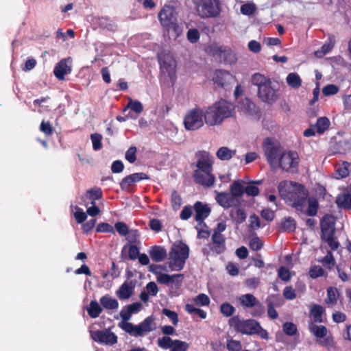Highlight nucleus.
I'll return each instance as SVG.
<instances>
[{"label": "nucleus", "mask_w": 351, "mask_h": 351, "mask_svg": "<svg viewBox=\"0 0 351 351\" xmlns=\"http://www.w3.org/2000/svg\"><path fill=\"white\" fill-rule=\"evenodd\" d=\"M235 106L225 99L216 101L203 111L205 123L210 126L220 125L224 119L232 117Z\"/></svg>", "instance_id": "f257e3e1"}, {"label": "nucleus", "mask_w": 351, "mask_h": 351, "mask_svg": "<svg viewBox=\"0 0 351 351\" xmlns=\"http://www.w3.org/2000/svg\"><path fill=\"white\" fill-rule=\"evenodd\" d=\"M120 316L124 322H120L119 326L132 336L142 337L145 333L156 329L154 318L152 315L147 317L138 325H133L128 322V321L131 318L132 313L127 306L120 311Z\"/></svg>", "instance_id": "f03ea898"}, {"label": "nucleus", "mask_w": 351, "mask_h": 351, "mask_svg": "<svg viewBox=\"0 0 351 351\" xmlns=\"http://www.w3.org/2000/svg\"><path fill=\"white\" fill-rule=\"evenodd\" d=\"M228 324L237 332L247 335H258L262 339H268L267 331L254 319H241L239 315H236L229 319Z\"/></svg>", "instance_id": "7ed1b4c3"}, {"label": "nucleus", "mask_w": 351, "mask_h": 351, "mask_svg": "<svg viewBox=\"0 0 351 351\" xmlns=\"http://www.w3.org/2000/svg\"><path fill=\"white\" fill-rule=\"evenodd\" d=\"M252 83L258 87V96L263 101L271 104L277 99L278 96L271 87L269 78L256 73L252 77Z\"/></svg>", "instance_id": "20e7f679"}, {"label": "nucleus", "mask_w": 351, "mask_h": 351, "mask_svg": "<svg viewBox=\"0 0 351 351\" xmlns=\"http://www.w3.org/2000/svg\"><path fill=\"white\" fill-rule=\"evenodd\" d=\"M171 261L169 267L171 270L180 271L185 265L189 256V247L182 241L175 242L169 252Z\"/></svg>", "instance_id": "39448f33"}, {"label": "nucleus", "mask_w": 351, "mask_h": 351, "mask_svg": "<svg viewBox=\"0 0 351 351\" xmlns=\"http://www.w3.org/2000/svg\"><path fill=\"white\" fill-rule=\"evenodd\" d=\"M291 189L286 194V198L292 207L302 211L306 204L308 192L301 184L291 182Z\"/></svg>", "instance_id": "423d86ee"}, {"label": "nucleus", "mask_w": 351, "mask_h": 351, "mask_svg": "<svg viewBox=\"0 0 351 351\" xmlns=\"http://www.w3.org/2000/svg\"><path fill=\"white\" fill-rule=\"evenodd\" d=\"M158 18L162 26L168 32H178V13L173 6L165 5L159 12Z\"/></svg>", "instance_id": "0eeeda50"}, {"label": "nucleus", "mask_w": 351, "mask_h": 351, "mask_svg": "<svg viewBox=\"0 0 351 351\" xmlns=\"http://www.w3.org/2000/svg\"><path fill=\"white\" fill-rule=\"evenodd\" d=\"M208 51L213 58L225 64H232L237 60L236 53L227 46L213 44L208 47Z\"/></svg>", "instance_id": "6e6552de"}, {"label": "nucleus", "mask_w": 351, "mask_h": 351, "mask_svg": "<svg viewBox=\"0 0 351 351\" xmlns=\"http://www.w3.org/2000/svg\"><path fill=\"white\" fill-rule=\"evenodd\" d=\"M263 149L268 163L274 167L277 165L281 154L284 152L283 147L271 138H266L263 143Z\"/></svg>", "instance_id": "1a4fd4ad"}, {"label": "nucleus", "mask_w": 351, "mask_h": 351, "mask_svg": "<svg viewBox=\"0 0 351 351\" xmlns=\"http://www.w3.org/2000/svg\"><path fill=\"white\" fill-rule=\"evenodd\" d=\"M299 161V156L296 152L284 151L276 166L284 171L294 173L298 171Z\"/></svg>", "instance_id": "9d476101"}, {"label": "nucleus", "mask_w": 351, "mask_h": 351, "mask_svg": "<svg viewBox=\"0 0 351 351\" xmlns=\"http://www.w3.org/2000/svg\"><path fill=\"white\" fill-rule=\"evenodd\" d=\"M204 114L203 110L195 107L185 114L184 118V125L187 130H197L204 125Z\"/></svg>", "instance_id": "9b49d317"}, {"label": "nucleus", "mask_w": 351, "mask_h": 351, "mask_svg": "<svg viewBox=\"0 0 351 351\" xmlns=\"http://www.w3.org/2000/svg\"><path fill=\"white\" fill-rule=\"evenodd\" d=\"M238 300L244 308H253L250 313L253 317H261L265 312L264 305L251 293L243 294L239 297Z\"/></svg>", "instance_id": "f8f14e48"}, {"label": "nucleus", "mask_w": 351, "mask_h": 351, "mask_svg": "<svg viewBox=\"0 0 351 351\" xmlns=\"http://www.w3.org/2000/svg\"><path fill=\"white\" fill-rule=\"evenodd\" d=\"M161 266L158 265L152 264L149 266V270L152 273L157 274V281L162 285H169L170 283H173L176 287L181 286L182 282L184 278V274H177L169 275L159 272Z\"/></svg>", "instance_id": "ddd939ff"}, {"label": "nucleus", "mask_w": 351, "mask_h": 351, "mask_svg": "<svg viewBox=\"0 0 351 351\" xmlns=\"http://www.w3.org/2000/svg\"><path fill=\"white\" fill-rule=\"evenodd\" d=\"M199 15L202 18L216 17L220 13L219 0H199Z\"/></svg>", "instance_id": "4468645a"}, {"label": "nucleus", "mask_w": 351, "mask_h": 351, "mask_svg": "<svg viewBox=\"0 0 351 351\" xmlns=\"http://www.w3.org/2000/svg\"><path fill=\"white\" fill-rule=\"evenodd\" d=\"M158 346L164 350L170 349L169 351H187L189 344L180 339H172L169 336H163L157 340Z\"/></svg>", "instance_id": "2eb2a0df"}, {"label": "nucleus", "mask_w": 351, "mask_h": 351, "mask_svg": "<svg viewBox=\"0 0 351 351\" xmlns=\"http://www.w3.org/2000/svg\"><path fill=\"white\" fill-rule=\"evenodd\" d=\"M211 241L212 243L208 245V247H204L202 250L204 256H209L210 252L216 254H220L226 250V238L222 234L213 233Z\"/></svg>", "instance_id": "dca6fc26"}, {"label": "nucleus", "mask_w": 351, "mask_h": 351, "mask_svg": "<svg viewBox=\"0 0 351 351\" xmlns=\"http://www.w3.org/2000/svg\"><path fill=\"white\" fill-rule=\"evenodd\" d=\"M92 339L100 344L112 346L117 343V336L110 329L90 330Z\"/></svg>", "instance_id": "f3484780"}, {"label": "nucleus", "mask_w": 351, "mask_h": 351, "mask_svg": "<svg viewBox=\"0 0 351 351\" xmlns=\"http://www.w3.org/2000/svg\"><path fill=\"white\" fill-rule=\"evenodd\" d=\"M197 158L196 167L197 170L194 171H213V158L210 154L206 151H199L196 153Z\"/></svg>", "instance_id": "a211bd4d"}, {"label": "nucleus", "mask_w": 351, "mask_h": 351, "mask_svg": "<svg viewBox=\"0 0 351 351\" xmlns=\"http://www.w3.org/2000/svg\"><path fill=\"white\" fill-rule=\"evenodd\" d=\"M335 217L330 214H326L320 221L321 239L335 235Z\"/></svg>", "instance_id": "6ab92c4d"}, {"label": "nucleus", "mask_w": 351, "mask_h": 351, "mask_svg": "<svg viewBox=\"0 0 351 351\" xmlns=\"http://www.w3.org/2000/svg\"><path fill=\"white\" fill-rule=\"evenodd\" d=\"M148 179H149V176L145 173H134L125 176L121 180L120 182V188L122 191H128L133 183Z\"/></svg>", "instance_id": "aec40b11"}, {"label": "nucleus", "mask_w": 351, "mask_h": 351, "mask_svg": "<svg viewBox=\"0 0 351 351\" xmlns=\"http://www.w3.org/2000/svg\"><path fill=\"white\" fill-rule=\"evenodd\" d=\"M135 287L134 280H126L116 291V295L121 300H127L133 295Z\"/></svg>", "instance_id": "412c9836"}, {"label": "nucleus", "mask_w": 351, "mask_h": 351, "mask_svg": "<svg viewBox=\"0 0 351 351\" xmlns=\"http://www.w3.org/2000/svg\"><path fill=\"white\" fill-rule=\"evenodd\" d=\"M193 176L195 183L207 187L212 186L215 180L212 171H194Z\"/></svg>", "instance_id": "4be33fe9"}, {"label": "nucleus", "mask_w": 351, "mask_h": 351, "mask_svg": "<svg viewBox=\"0 0 351 351\" xmlns=\"http://www.w3.org/2000/svg\"><path fill=\"white\" fill-rule=\"evenodd\" d=\"M215 199L217 202L224 208L239 206L240 204L237 199L234 198L230 193L226 192L218 193Z\"/></svg>", "instance_id": "5701e85b"}, {"label": "nucleus", "mask_w": 351, "mask_h": 351, "mask_svg": "<svg viewBox=\"0 0 351 351\" xmlns=\"http://www.w3.org/2000/svg\"><path fill=\"white\" fill-rule=\"evenodd\" d=\"M193 209L195 213V219L199 223L204 222V219L209 216L211 212L210 207L200 201H197L194 204Z\"/></svg>", "instance_id": "b1692460"}, {"label": "nucleus", "mask_w": 351, "mask_h": 351, "mask_svg": "<svg viewBox=\"0 0 351 351\" xmlns=\"http://www.w3.org/2000/svg\"><path fill=\"white\" fill-rule=\"evenodd\" d=\"M159 62L161 72L172 79L176 74V65L173 60L169 56L163 58L160 57Z\"/></svg>", "instance_id": "393cba45"}, {"label": "nucleus", "mask_w": 351, "mask_h": 351, "mask_svg": "<svg viewBox=\"0 0 351 351\" xmlns=\"http://www.w3.org/2000/svg\"><path fill=\"white\" fill-rule=\"evenodd\" d=\"M70 60V58L62 59L55 66L53 69V74L59 80H64L65 75H67L71 72V67L68 64Z\"/></svg>", "instance_id": "a878e982"}, {"label": "nucleus", "mask_w": 351, "mask_h": 351, "mask_svg": "<svg viewBox=\"0 0 351 351\" xmlns=\"http://www.w3.org/2000/svg\"><path fill=\"white\" fill-rule=\"evenodd\" d=\"M238 108L240 111L247 115L254 116L260 114L258 108L256 107L253 101L247 98L241 100L239 104Z\"/></svg>", "instance_id": "bb28decb"}, {"label": "nucleus", "mask_w": 351, "mask_h": 351, "mask_svg": "<svg viewBox=\"0 0 351 351\" xmlns=\"http://www.w3.org/2000/svg\"><path fill=\"white\" fill-rule=\"evenodd\" d=\"M232 78V74L224 70H217L215 71L213 80L215 84L221 87H225L230 83Z\"/></svg>", "instance_id": "cd10ccee"}, {"label": "nucleus", "mask_w": 351, "mask_h": 351, "mask_svg": "<svg viewBox=\"0 0 351 351\" xmlns=\"http://www.w3.org/2000/svg\"><path fill=\"white\" fill-rule=\"evenodd\" d=\"M148 252L152 261L157 263L164 261L167 255L165 248L160 245L151 247Z\"/></svg>", "instance_id": "c85d7f7f"}, {"label": "nucleus", "mask_w": 351, "mask_h": 351, "mask_svg": "<svg viewBox=\"0 0 351 351\" xmlns=\"http://www.w3.org/2000/svg\"><path fill=\"white\" fill-rule=\"evenodd\" d=\"M308 330L317 339H322L327 335L328 329L325 326L317 325L313 322H310L308 324Z\"/></svg>", "instance_id": "c756f323"}, {"label": "nucleus", "mask_w": 351, "mask_h": 351, "mask_svg": "<svg viewBox=\"0 0 351 351\" xmlns=\"http://www.w3.org/2000/svg\"><path fill=\"white\" fill-rule=\"evenodd\" d=\"M86 197L90 201L91 205H94L96 200L102 198L103 193L100 188L94 187L86 191Z\"/></svg>", "instance_id": "7c9ffc66"}, {"label": "nucleus", "mask_w": 351, "mask_h": 351, "mask_svg": "<svg viewBox=\"0 0 351 351\" xmlns=\"http://www.w3.org/2000/svg\"><path fill=\"white\" fill-rule=\"evenodd\" d=\"M235 154V150H232L227 147H221L217 150L216 156L221 160H229Z\"/></svg>", "instance_id": "2f4dec72"}, {"label": "nucleus", "mask_w": 351, "mask_h": 351, "mask_svg": "<svg viewBox=\"0 0 351 351\" xmlns=\"http://www.w3.org/2000/svg\"><path fill=\"white\" fill-rule=\"evenodd\" d=\"M336 204L340 208H351V195L349 193H346L338 195L336 199Z\"/></svg>", "instance_id": "473e14b6"}, {"label": "nucleus", "mask_w": 351, "mask_h": 351, "mask_svg": "<svg viewBox=\"0 0 351 351\" xmlns=\"http://www.w3.org/2000/svg\"><path fill=\"white\" fill-rule=\"evenodd\" d=\"M100 303L104 308L108 310L116 309L119 306L117 300L108 295H104L100 298Z\"/></svg>", "instance_id": "72a5a7b5"}, {"label": "nucleus", "mask_w": 351, "mask_h": 351, "mask_svg": "<svg viewBox=\"0 0 351 351\" xmlns=\"http://www.w3.org/2000/svg\"><path fill=\"white\" fill-rule=\"evenodd\" d=\"M330 125V122L327 117H319L317 119L315 125L316 132L319 134H322L329 128Z\"/></svg>", "instance_id": "f704fd0d"}, {"label": "nucleus", "mask_w": 351, "mask_h": 351, "mask_svg": "<svg viewBox=\"0 0 351 351\" xmlns=\"http://www.w3.org/2000/svg\"><path fill=\"white\" fill-rule=\"evenodd\" d=\"M296 228V222L291 217L285 218L280 225V230L282 232H294Z\"/></svg>", "instance_id": "c9c22d12"}, {"label": "nucleus", "mask_w": 351, "mask_h": 351, "mask_svg": "<svg viewBox=\"0 0 351 351\" xmlns=\"http://www.w3.org/2000/svg\"><path fill=\"white\" fill-rule=\"evenodd\" d=\"M245 193V187L239 181H234L230 186V194L237 199L241 197Z\"/></svg>", "instance_id": "e433bc0d"}, {"label": "nucleus", "mask_w": 351, "mask_h": 351, "mask_svg": "<svg viewBox=\"0 0 351 351\" xmlns=\"http://www.w3.org/2000/svg\"><path fill=\"white\" fill-rule=\"evenodd\" d=\"M324 310L323 307L318 304H315L311 309V315L313 319V323L323 322L322 315Z\"/></svg>", "instance_id": "4c0bfd02"}, {"label": "nucleus", "mask_w": 351, "mask_h": 351, "mask_svg": "<svg viewBox=\"0 0 351 351\" xmlns=\"http://www.w3.org/2000/svg\"><path fill=\"white\" fill-rule=\"evenodd\" d=\"M88 315L92 318H97L102 312V308L96 300H92L87 309Z\"/></svg>", "instance_id": "58836bf2"}, {"label": "nucleus", "mask_w": 351, "mask_h": 351, "mask_svg": "<svg viewBox=\"0 0 351 351\" xmlns=\"http://www.w3.org/2000/svg\"><path fill=\"white\" fill-rule=\"evenodd\" d=\"M287 83L293 88H298L302 85V80L296 73H291L287 77Z\"/></svg>", "instance_id": "ea45409f"}, {"label": "nucleus", "mask_w": 351, "mask_h": 351, "mask_svg": "<svg viewBox=\"0 0 351 351\" xmlns=\"http://www.w3.org/2000/svg\"><path fill=\"white\" fill-rule=\"evenodd\" d=\"M230 217L237 223L240 224L245 221L247 215L243 209L237 208L230 211Z\"/></svg>", "instance_id": "a19ab883"}, {"label": "nucleus", "mask_w": 351, "mask_h": 351, "mask_svg": "<svg viewBox=\"0 0 351 351\" xmlns=\"http://www.w3.org/2000/svg\"><path fill=\"white\" fill-rule=\"evenodd\" d=\"M319 204L316 198L309 197L308 199V208L306 210V215L311 217H314L317 213Z\"/></svg>", "instance_id": "79ce46f5"}, {"label": "nucleus", "mask_w": 351, "mask_h": 351, "mask_svg": "<svg viewBox=\"0 0 351 351\" xmlns=\"http://www.w3.org/2000/svg\"><path fill=\"white\" fill-rule=\"evenodd\" d=\"M322 339H317V342L319 346L326 348L328 350H330L331 348L335 347V343L332 335H326Z\"/></svg>", "instance_id": "37998d69"}, {"label": "nucleus", "mask_w": 351, "mask_h": 351, "mask_svg": "<svg viewBox=\"0 0 351 351\" xmlns=\"http://www.w3.org/2000/svg\"><path fill=\"white\" fill-rule=\"evenodd\" d=\"M226 348L228 351H241L242 344L240 341L234 340L232 337L227 338Z\"/></svg>", "instance_id": "c03bdc74"}, {"label": "nucleus", "mask_w": 351, "mask_h": 351, "mask_svg": "<svg viewBox=\"0 0 351 351\" xmlns=\"http://www.w3.org/2000/svg\"><path fill=\"white\" fill-rule=\"evenodd\" d=\"M235 311V308L229 302H223L220 306V312L225 317L232 316Z\"/></svg>", "instance_id": "a18cd8bd"}, {"label": "nucleus", "mask_w": 351, "mask_h": 351, "mask_svg": "<svg viewBox=\"0 0 351 351\" xmlns=\"http://www.w3.org/2000/svg\"><path fill=\"white\" fill-rule=\"evenodd\" d=\"M338 294V290L335 288L330 287L327 289V297L326 298V302L327 304H334L337 303V295Z\"/></svg>", "instance_id": "49530a36"}, {"label": "nucleus", "mask_w": 351, "mask_h": 351, "mask_svg": "<svg viewBox=\"0 0 351 351\" xmlns=\"http://www.w3.org/2000/svg\"><path fill=\"white\" fill-rule=\"evenodd\" d=\"M171 203L174 210H178L181 206L182 197L176 191H173L171 193Z\"/></svg>", "instance_id": "de8ad7c7"}, {"label": "nucleus", "mask_w": 351, "mask_h": 351, "mask_svg": "<svg viewBox=\"0 0 351 351\" xmlns=\"http://www.w3.org/2000/svg\"><path fill=\"white\" fill-rule=\"evenodd\" d=\"M285 333L288 336H293L297 334L298 329L295 324L292 322H286L282 326Z\"/></svg>", "instance_id": "09e8293b"}, {"label": "nucleus", "mask_w": 351, "mask_h": 351, "mask_svg": "<svg viewBox=\"0 0 351 351\" xmlns=\"http://www.w3.org/2000/svg\"><path fill=\"white\" fill-rule=\"evenodd\" d=\"M162 313L167 316L174 326H176L178 324V315L176 311L165 308L162 310Z\"/></svg>", "instance_id": "8fccbe9b"}, {"label": "nucleus", "mask_w": 351, "mask_h": 351, "mask_svg": "<svg viewBox=\"0 0 351 351\" xmlns=\"http://www.w3.org/2000/svg\"><path fill=\"white\" fill-rule=\"evenodd\" d=\"M90 139L93 143V148L97 151L102 147V136L98 133H94L90 135Z\"/></svg>", "instance_id": "3c124183"}, {"label": "nucleus", "mask_w": 351, "mask_h": 351, "mask_svg": "<svg viewBox=\"0 0 351 351\" xmlns=\"http://www.w3.org/2000/svg\"><path fill=\"white\" fill-rule=\"evenodd\" d=\"M40 130L47 136H50L53 134L54 129L49 121H43L40 125Z\"/></svg>", "instance_id": "603ef678"}, {"label": "nucleus", "mask_w": 351, "mask_h": 351, "mask_svg": "<svg viewBox=\"0 0 351 351\" xmlns=\"http://www.w3.org/2000/svg\"><path fill=\"white\" fill-rule=\"evenodd\" d=\"M308 274L311 278L315 279L318 277L323 276L324 275V270L319 265H314L311 267Z\"/></svg>", "instance_id": "864d4df0"}, {"label": "nucleus", "mask_w": 351, "mask_h": 351, "mask_svg": "<svg viewBox=\"0 0 351 351\" xmlns=\"http://www.w3.org/2000/svg\"><path fill=\"white\" fill-rule=\"evenodd\" d=\"M328 269H331L335 264V260L331 251H328L326 255L320 261Z\"/></svg>", "instance_id": "5fc2aeb1"}, {"label": "nucleus", "mask_w": 351, "mask_h": 351, "mask_svg": "<svg viewBox=\"0 0 351 351\" xmlns=\"http://www.w3.org/2000/svg\"><path fill=\"white\" fill-rule=\"evenodd\" d=\"M128 108H130L132 110H133L137 114L141 113L143 110V104L138 101H132V100H130L127 107L124 108V111L126 110Z\"/></svg>", "instance_id": "6e6d98bb"}, {"label": "nucleus", "mask_w": 351, "mask_h": 351, "mask_svg": "<svg viewBox=\"0 0 351 351\" xmlns=\"http://www.w3.org/2000/svg\"><path fill=\"white\" fill-rule=\"evenodd\" d=\"M278 276L282 280L285 282L289 281L291 277L290 271L285 266H281L279 267L278 271Z\"/></svg>", "instance_id": "4d7b16f0"}, {"label": "nucleus", "mask_w": 351, "mask_h": 351, "mask_svg": "<svg viewBox=\"0 0 351 351\" xmlns=\"http://www.w3.org/2000/svg\"><path fill=\"white\" fill-rule=\"evenodd\" d=\"M193 301L199 306H208L210 304L208 296L204 293H200L193 299Z\"/></svg>", "instance_id": "13d9d810"}, {"label": "nucleus", "mask_w": 351, "mask_h": 351, "mask_svg": "<svg viewBox=\"0 0 351 351\" xmlns=\"http://www.w3.org/2000/svg\"><path fill=\"white\" fill-rule=\"evenodd\" d=\"M136 147L134 146H131L125 152V159L130 163H134L136 160Z\"/></svg>", "instance_id": "bf43d9fd"}, {"label": "nucleus", "mask_w": 351, "mask_h": 351, "mask_svg": "<svg viewBox=\"0 0 351 351\" xmlns=\"http://www.w3.org/2000/svg\"><path fill=\"white\" fill-rule=\"evenodd\" d=\"M339 88L335 84H328L324 86L322 89V93L325 96H330L337 94L339 91Z\"/></svg>", "instance_id": "052dcab7"}, {"label": "nucleus", "mask_w": 351, "mask_h": 351, "mask_svg": "<svg viewBox=\"0 0 351 351\" xmlns=\"http://www.w3.org/2000/svg\"><path fill=\"white\" fill-rule=\"evenodd\" d=\"M114 228L121 236H126L129 231L128 226L124 222H117Z\"/></svg>", "instance_id": "680f3d73"}, {"label": "nucleus", "mask_w": 351, "mask_h": 351, "mask_svg": "<svg viewBox=\"0 0 351 351\" xmlns=\"http://www.w3.org/2000/svg\"><path fill=\"white\" fill-rule=\"evenodd\" d=\"M260 279L257 277L247 278L245 281V285L250 289H256L260 285Z\"/></svg>", "instance_id": "e2e57ef3"}, {"label": "nucleus", "mask_w": 351, "mask_h": 351, "mask_svg": "<svg viewBox=\"0 0 351 351\" xmlns=\"http://www.w3.org/2000/svg\"><path fill=\"white\" fill-rule=\"evenodd\" d=\"M283 297L287 300H294L296 298L295 290L291 286L285 287L283 291Z\"/></svg>", "instance_id": "0e129e2a"}, {"label": "nucleus", "mask_w": 351, "mask_h": 351, "mask_svg": "<svg viewBox=\"0 0 351 351\" xmlns=\"http://www.w3.org/2000/svg\"><path fill=\"white\" fill-rule=\"evenodd\" d=\"M187 38L191 43H197L199 39V32L197 29H190L187 32Z\"/></svg>", "instance_id": "69168bd1"}, {"label": "nucleus", "mask_w": 351, "mask_h": 351, "mask_svg": "<svg viewBox=\"0 0 351 351\" xmlns=\"http://www.w3.org/2000/svg\"><path fill=\"white\" fill-rule=\"evenodd\" d=\"M139 254V248L136 245L132 244L128 247V256L130 260H136Z\"/></svg>", "instance_id": "338daca9"}, {"label": "nucleus", "mask_w": 351, "mask_h": 351, "mask_svg": "<svg viewBox=\"0 0 351 351\" xmlns=\"http://www.w3.org/2000/svg\"><path fill=\"white\" fill-rule=\"evenodd\" d=\"M193 214V208L190 205H186L182 208L180 217L182 220H188Z\"/></svg>", "instance_id": "774afa93"}]
</instances>
